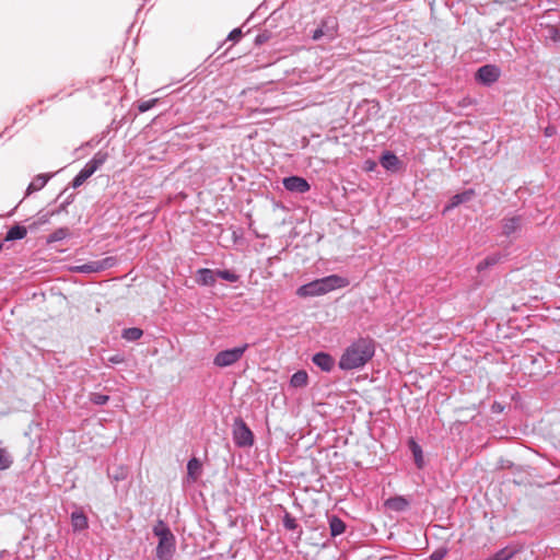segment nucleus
Listing matches in <instances>:
<instances>
[{"label": "nucleus", "instance_id": "1", "mask_svg": "<svg viewBox=\"0 0 560 560\" xmlns=\"http://www.w3.org/2000/svg\"><path fill=\"white\" fill-rule=\"evenodd\" d=\"M375 352L374 341L371 338H359L346 348L339 360L341 370H354L366 364Z\"/></svg>", "mask_w": 560, "mask_h": 560}, {"label": "nucleus", "instance_id": "2", "mask_svg": "<svg viewBox=\"0 0 560 560\" xmlns=\"http://www.w3.org/2000/svg\"><path fill=\"white\" fill-rule=\"evenodd\" d=\"M349 284L346 278L331 275L322 279H316L310 283L300 287L296 294L300 298H308L326 294L335 289L345 288Z\"/></svg>", "mask_w": 560, "mask_h": 560}, {"label": "nucleus", "instance_id": "3", "mask_svg": "<svg viewBox=\"0 0 560 560\" xmlns=\"http://www.w3.org/2000/svg\"><path fill=\"white\" fill-rule=\"evenodd\" d=\"M153 534L159 538L156 557L160 560H171L175 552V536L162 520L155 523Z\"/></svg>", "mask_w": 560, "mask_h": 560}, {"label": "nucleus", "instance_id": "4", "mask_svg": "<svg viewBox=\"0 0 560 560\" xmlns=\"http://www.w3.org/2000/svg\"><path fill=\"white\" fill-rule=\"evenodd\" d=\"M107 160V153L97 152L73 178L72 187L78 188L91 177Z\"/></svg>", "mask_w": 560, "mask_h": 560}, {"label": "nucleus", "instance_id": "5", "mask_svg": "<svg viewBox=\"0 0 560 560\" xmlns=\"http://www.w3.org/2000/svg\"><path fill=\"white\" fill-rule=\"evenodd\" d=\"M248 349V345L244 343L240 347L220 351L213 359V364L218 368H228L238 362Z\"/></svg>", "mask_w": 560, "mask_h": 560}, {"label": "nucleus", "instance_id": "6", "mask_svg": "<svg viewBox=\"0 0 560 560\" xmlns=\"http://www.w3.org/2000/svg\"><path fill=\"white\" fill-rule=\"evenodd\" d=\"M233 440L240 447L252 446L254 444V435L243 419L236 418L233 423Z\"/></svg>", "mask_w": 560, "mask_h": 560}, {"label": "nucleus", "instance_id": "7", "mask_svg": "<svg viewBox=\"0 0 560 560\" xmlns=\"http://www.w3.org/2000/svg\"><path fill=\"white\" fill-rule=\"evenodd\" d=\"M338 20L334 16H327L320 21L319 26L313 32L312 39L316 42L326 36L329 40H332L338 36Z\"/></svg>", "mask_w": 560, "mask_h": 560}, {"label": "nucleus", "instance_id": "8", "mask_svg": "<svg viewBox=\"0 0 560 560\" xmlns=\"http://www.w3.org/2000/svg\"><path fill=\"white\" fill-rule=\"evenodd\" d=\"M282 183L287 190L293 191V192L303 194V192L308 191L311 188L307 180L300 176L285 177Z\"/></svg>", "mask_w": 560, "mask_h": 560}, {"label": "nucleus", "instance_id": "9", "mask_svg": "<svg viewBox=\"0 0 560 560\" xmlns=\"http://www.w3.org/2000/svg\"><path fill=\"white\" fill-rule=\"evenodd\" d=\"M474 196H475V190L474 189H468V190H465V191H463L460 194L454 195L450 199L448 205L444 208L443 213H445V212H447V211L458 207L462 203L468 202L469 200L472 199Z\"/></svg>", "mask_w": 560, "mask_h": 560}, {"label": "nucleus", "instance_id": "10", "mask_svg": "<svg viewBox=\"0 0 560 560\" xmlns=\"http://www.w3.org/2000/svg\"><path fill=\"white\" fill-rule=\"evenodd\" d=\"M115 262V259L113 257H107L100 261H93L91 264L84 265L80 267V270L86 271V272H97L101 270H104L108 267H112Z\"/></svg>", "mask_w": 560, "mask_h": 560}, {"label": "nucleus", "instance_id": "11", "mask_svg": "<svg viewBox=\"0 0 560 560\" xmlns=\"http://www.w3.org/2000/svg\"><path fill=\"white\" fill-rule=\"evenodd\" d=\"M202 472V465L200 460L192 457L187 464V478L191 482H196Z\"/></svg>", "mask_w": 560, "mask_h": 560}, {"label": "nucleus", "instance_id": "12", "mask_svg": "<svg viewBox=\"0 0 560 560\" xmlns=\"http://www.w3.org/2000/svg\"><path fill=\"white\" fill-rule=\"evenodd\" d=\"M385 506L395 512H401L408 509L409 501L405 497H394L385 501Z\"/></svg>", "mask_w": 560, "mask_h": 560}, {"label": "nucleus", "instance_id": "13", "mask_svg": "<svg viewBox=\"0 0 560 560\" xmlns=\"http://www.w3.org/2000/svg\"><path fill=\"white\" fill-rule=\"evenodd\" d=\"M313 362L323 371L329 372L334 368V359L324 352L316 353L313 357Z\"/></svg>", "mask_w": 560, "mask_h": 560}, {"label": "nucleus", "instance_id": "14", "mask_svg": "<svg viewBox=\"0 0 560 560\" xmlns=\"http://www.w3.org/2000/svg\"><path fill=\"white\" fill-rule=\"evenodd\" d=\"M50 176L49 175H46V174H39L37 175L33 180L32 183L28 185L27 187V190H26V194L27 195H31L35 191H38L40 190L42 188L45 187V185L47 184V182L49 180Z\"/></svg>", "mask_w": 560, "mask_h": 560}, {"label": "nucleus", "instance_id": "15", "mask_svg": "<svg viewBox=\"0 0 560 560\" xmlns=\"http://www.w3.org/2000/svg\"><path fill=\"white\" fill-rule=\"evenodd\" d=\"M215 276L212 270L210 269H200L198 270V283L202 285H213L215 282Z\"/></svg>", "mask_w": 560, "mask_h": 560}, {"label": "nucleus", "instance_id": "16", "mask_svg": "<svg viewBox=\"0 0 560 560\" xmlns=\"http://www.w3.org/2000/svg\"><path fill=\"white\" fill-rule=\"evenodd\" d=\"M398 163H399L398 158L390 152L384 153L381 158L382 166L388 171L397 170Z\"/></svg>", "mask_w": 560, "mask_h": 560}, {"label": "nucleus", "instance_id": "17", "mask_svg": "<svg viewBox=\"0 0 560 560\" xmlns=\"http://www.w3.org/2000/svg\"><path fill=\"white\" fill-rule=\"evenodd\" d=\"M71 524L75 530H82L88 527V518L83 512H73L71 514Z\"/></svg>", "mask_w": 560, "mask_h": 560}, {"label": "nucleus", "instance_id": "18", "mask_svg": "<svg viewBox=\"0 0 560 560\" xmlns=\"http://www.w3.org/2000/svg\"><path fill=\"white\" fill-rule=\"evenodd\" d=\"M26 234H27V231H26L25 226L14 225L8 231L4 240L5 241L22 240L26 236Z\"/></svg>", "mask_w": 560, "mask_h": 560}, {"label": "nucleus", "instance_id": "19", "mask_svg": "<svg viewBox=\"0 0 560 560\" xmlns=\"http://www.w3.org/2000/svg\"><path fill=\"white\" fill-rule=\"evenodd\" d=\"M329 526L331 536H338L346 529L345 523L337 516L330 518Z\"/></svg>", "mask_w": 560, "mask_h": 560}, {"label": "nucleus", "instance_id": "20", "mask_svg": "<svg viewBox=\"0 0 560 560\" xmlns=\"http://www.w3.org/2000/svg\"><path fill=\"white\" fill-rule=\"evenodd\" d=\"M307 373L305 371H298L291 377V385L293 387H303L307 384Z\"/></svg>", "mask_w": 560, "mask_h": 560}, {"label": "nucleus", "instance_id": "21", "mask_svg": "<svg viewBox=\"0 0 560 560\" xmlns=\"http://www.w3.org/2000/svg\"><path fill=\"white\" fill-rule=\"evenodd\" d=\"M516 548L506 547L497 552L494 557H492V560H510L516 555Z\"/></svg>", "mask_w": 560, "mask_h": 560}, {"label": "nucleus", "instance_id": "22", "mask_svg": "<svg viewBox=\"0 0 560 560\" xmlns=\"http://www.w3.org/2000/svg\"><path fill=\"white\" fill-rule=\"evenodd\" d=\"M520 225L518 219L511 218L504 221L503 223V233L505 236H510L512 233H514Z\"/></svg>", "mask_w": 560, "mask_h": 560}, {"label": "nucleus", "instance_id": "23", "mask_svg": "<svg viewBox=\"0 0 560 560\" xmlns=\"http://www.w3.org/2000/svg\"><path fill=\"white\" fill-rule=\"evenodd\" d=\"M68 235H69V229L68 228H60V229L56 230L55 232H52L48 236V242L49 243H54V242L62 241Z\"/></svg>", "mask_w": 560, "mask_h": 560}, {"label": "nucleus", "instance_id": "24", "mask_svg": "<svg viewBox=\"0 0 560 560\" xmlns=\"http://www.w3.org/2000/svg\"><path fill=\"white\" fill-rule=\"evenodd\" d=\"M476 78L478 81L488 84L490 82V65L481 67L478 70Z\"/></svg>", "mask_w": 560, "mask_h": 560}, {"label": "nucleus", "instance_id": "25", "mask_svg": "<svg viewBox=\"0 0 560 560\" xmlns=\"http://www.w3.org/2000/svg\"><path fill=\"white\" fill-rule=\"evenodd\" d=\"M12 464L10 454L5 448H0V470L8 469Z\"/></svg>", "mask_w": 560, "mask_h": 560}, {"label": "nucleus", "instance_id": "26", "mask_svg": "<svg viewBox=\"0 0 560 560\" xmlns=\"http://www.w3.org/2000/svg\"><path fill=\"white\" fill-rule=\"evenodd\" d=\"M142 336V330L140 328H128L124 330L122 337L127 340L135 341L138 340Z\"/></svg>", "mask_w": 560, "mask_h": 560}, {"label": "nucleus", "instance_id": "27", "mask_svg": "<svg viewBox=\"0 0 560 560\" xmlns=\"http://www.w3.org/2000/svg\"><path fill=\"white\" fill-rule=\"evenodd\" d=\"M90 399L95 405H105L109 400V396L98 394V393H93V394H91Z\"/></svg>", "mask_w": 560, "mask_h": 560}, {"label": "nucleus", "instance_id": "28", "mask_svg": "<svg viewBox=\"0 0 560 560\" xmlns=\"http://www.w3.org/2000/svg\"><path fill=\"white\" fill-rule=\"evenodd\" d=\"M217 276L230 282H235L238 279V277L234 272H231L229 270H219L217 272Z\"/></svg>", "mask_w": 560, "mask_h": 560}, {"label": "nucleus", "instance_id": "29", "mask_svg": "<svg viewBox=\"0 0 560 560\" xmlns=\"http://www.w3.org/2000/svg\"><path fill=\"white\" fill-rule=\"evenodd\" d=\"M283 525L289 530H294L298 527V523L294 517L287 513L283 517Z\"/></svg>", "mask_w": 560, "mask_h": 560}, {"label": "nucleus", "instance_id": "30", "mask_svg": "<svg viewBox=\"0 0 560 560\" xmlns=\"http://www.w3.org/2000/svg\"><path fill=\"white\" fill-rule=\"evenodd\" d=\"M411 445H412V452H413V455H415V459H416L417 466L421 467L422 466V452H421V448L415 442H411Z\"/></svg>", "mask_w": 560, "mask_h": 560}, {"label": "nucleus", "instance_id": "31", "mask_svg": "<svg viewBox=\"0 0 560 560\" xmlns=\"http://www.w3.org/2000/svg\"><path fill=\"white\" fill-rule=\"evenodd\" d=\"M155 103H156L155 98L140 102L138 105V109H139V112L144 113V112L149 110L150 108H152L155 105Z\"/></svg>", "mask_w": 560, "mask_h": 560}, {"label": "nucleus", "instance_id": "32", "mask_svg": "<svg viewBox=\"0 0 560 560\" xmlns=\"http://www.w3.org/2000/svg\"><path fill=\"white\" fill-rule=\"evenodd\" d=\"M445 556H446L445 549H438L431 555L430 559L431 560H442Z\"/></svg>", "mask_w": 560, "mask_h": 560}, {"label": "nucleus", "instance_id": "33", "mask_svg": "<svg viewBox=\"0 0 560 560\" xmlns=\"http://www.w3.org/2000/svg\"><path fill=\"white\" fill-rule=\"evenodd\" d=\"M241 37H242V31H241L240 28H235V30H233V31L229 34V36H228V38H229L230 40H234V42L238 40Z\"/></svg>", "mask_w": 560, "mask_h": 560}, {"label": "nucleus", "instance_id": "34", "mask_svg": "<svg viewBox=\"0 0 560 560\" xmlns=\"http://www.w3.org/2000/svg\"><path fill=\"white\" fill-rule=\"evenodd\" d=\"M504 410V407L500 404H492V412H502Z\"/></svg>", "mask_w": 560, "mask_h": 560}, {"label": "nucleus", "instance_id": "35", "mask_svg": "<svg viewBox=\"0 0 560 560\" xmlns=\"http://www.w3.org/2000/svg\"><path fill=\"white\" fill-rule=\"evenodd\" d=\"M491 75H492V82L495 81L498 79V77L500 75L499 70L495 69L494 67H492Z\"/></svg>", "mask_w": 560, "mask_h": 560}, {"label": "nucleus", "instance_id": "36", "mask_svg": "<svg viewBox=\"0 0 560 560\" xmlns=\"http://www.w3.org/2000/svg\"><path fill=\"white\" fill-rule=\"evenodd\" d=\"M109 361L113 363H120V362H122V358H120L119 355H115V357L110 358Z\"/></svg>", "mask_w": 560, "mask_h": 560}, {"label": "nucleus", "instance_id": "37", "mask_svg": "<svg viewBox=\"0 0 560 560\" xmlns=\"http://www.w3.org/2000/svg\"><path fill=\"white\" fill-rule=\"evenodd\" d=\"M373 166H375V163L369 164L370 170H372Z\"/></svg>", "mask_w": 560, "mask_h": 560}, {"label": "nucleus", "instance_id": "38", "mask_svg": "<svg viewBox=\"0 0 560 560\" xmlns=\"http://www.w3.org/2000/svg\"><path fill=\"white\" fill-rule=\"evenodd\" d=\"M373 166H375V163L369 164L370 170H372Z\"/></svg>", "mask_w": 560, "mask_h": 560}, {"label": "nucleus", "instance_id": "39", "mask_svg": "<svg viewBox=\"0 0 560 560\" xmlns=\"http://www.w3.org/2000/svg\"><path fill=\"white\" fill-rule=\"evenodd\" d=\"M550 133H551V130H548V129H547V130H546V136H550Z\"/></svg>", "mask_w": 560, "mask_h": 560}, {"label": "nucleus", "instance_id": "40", "mask_svg": "<svg viewBox=\"0 0 560 560\" xmlns=\"http://www.w3.org/2000/svg\"><path fill=\"white\" fill-rule=\"evenodd\" d=\"M550 133H551V130H548V129H547V130H546V136H550Z\"/></svg>", "mask_w": 560, "mask_h": 560}]
</instances>
